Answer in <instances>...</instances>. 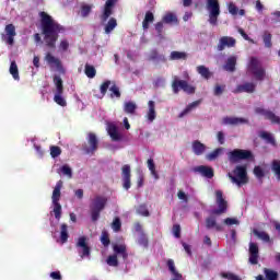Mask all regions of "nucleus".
I'll return each mask as SVG.
<instances>
[{
    "label": "nucleus",
    "instance_id": "1",
    "mask_svg": "<svg viewBox=\"0 0 280 280\" xmlns=\"http://www.w3.org/2000/svg\"><path fill=\"white\" fill-rule=\"evenodd\" d=\"M42 34L44 35L45 45L49 49H56V43H58L59 34L65 32V26L60 25L51 15L47 12H39Z\"/></svg>",
    "mask_w": 280,
    "mask_h": 280
},
{
    "label": "nucleus",
    "instance_id": "2",
    "mask_svg": "<svg viewBox=\"0 0 280 280\" xmlns=\"http://www.w3.org/2000/svg\"><path fill=\"white\" fill-rule=\"evenodd\" d=\"M228 178H230L231 183L237 185V187L248 185V172L246 165H237L232 173H228Z\"/></svg>",
    "mask_w": 280,
    "mask_h": 280
},
{
    "label": "nucleus",
    "instance_id": "3",
    "mask_svg": "<svg viewBox=\"0 0 280 280\" xmlns=\"http://www.w3.org/2000/svg\"><path fill=\"white\" fill-rule=\"evenodd\" d=\"M106 205H108V198L104 196L98 195L92 200L90 206L92 222L100 220V214L106 209Z\"/></svg>",
    "mask_w": 280,
    "mask_h": 280
},
{
    "label": "nucleus",
    "instance_id": "4",
    "mask_svg": "<svg viewBox=\"0 0 280 280\" xmlns=\"http://www.w3.org/2000/svg\"><path fill=\"white\" fill-rule=\"evenodd\" d=\"M247 69L258 82H264L266 79V69L261 66V61L257 57L250 58Z\"/></svg>",
    "mask_w": 280,
    "mask_h": 280
},
{
    "label": "nucleus",
    "instance_id": "5",
    "mask_svg": "<svg viewBox=\"0 0 280 280\" xmlns=\"http://www.w3.org/2000/svg\"><path fill=\"white\" fill-rule=\"evenodd\" d=\"M230 163H240V161H253L255 156L253 151L244 149H234L228 154Z\"/></svg>",
    "mask_w": 280,
    "mask_h": 280
},
{
    "label": "nucleus",
    "instance_id": "6",
    "mask_svg": "<svg viewBox=\"0 0 280 280\" xmlns=\"http://www.w3.org/2000/svg\"><path fill=\"white\" fill-rule=\"evenodd\" d=\"M172 89L175 95H178V93H180V89L182 91H184V93H187L188 95H194V93H196V86L189 85L186 80H180L178 79V77H174L172 82Z\"/></svg>",
    "mask_w": 280,
    "mask_h": 280
},
{
    "label": "nucleus",
    "instance_id": "7",
    "mask_svg": "<svg viewBox=\"0 0 280 280\" xmlns=\"http://www.w3.org/2000/svg\"><path fill=\"white\" fill-rule=\"evenodd\" d=\"M206 8L209 12L208 21L210 25H218V18L220 16V1L207 0Z\"/></svg>",
    "mask_w": 280,
    "mask_h": 280
},
{
    "label": "nucleus",
    "instance_id": "8",
    "mask_svg": "<svg viewBox=\"0 0 280 280\" xmlns=\"http://www.w3.org/2000/svg\"><path fill=\"white\" fill-rule=\"evenodd\" d=\"M88 144H84L82 147V150L85 154H95L97 152V149L100 148V139H97V136L93 132H89L86 137Z\"/></svg>",
    "mask_w": 280,
    "mask_h": 280
},
{
    "label": "nucleus",
    "instance_id": "9",
    "mask_svg": "<svg viewBox=\"0 0 280 280\" xmlns=\"http://www.w3.org/2000/svg\"><path fill=\"white\" fill-rule=\"evenodd\" d=\"M215 198L218 209L212 210V215H222V213H226V209H229V202L224 200V194L222 190L215 191Z\"/></svg>",
    "mask_w": 280,
    "mask_h": 280
},
{
    "label": "nucleus",
    "instance_id": "10",
    "mask_svg": "<svg viewBox=\"0 0 280 280\" xmlns=\"http://www.w3.org/2000/svg\"><path fill=\"white\" fill-rule=\"evenodd\" d=\"M235 45H237V40L234 37L222 36L219 39V44L217 45V50L224 51V49H226V47L231 49V47H235Z\"/></svg>",
    "mask_w": 280,
    "mask_h": 280
},
{
    "label": "nucleus",
    "instance_id": "11",
    "mask_svg": "<svg viewBox=\"0 0 280 280\" xmlns=\"http://www.w3.org/2000/svg\"><path fill=\"white\" fill-rule=\"evenodd\" d=\"M4 32L7 35H2V40H4L7 45H14V36H16V27L14 24H8Z\"/></svg>",
    "mask_w": 280,
    "mask_h": 280
},
{
    "label": "nucleus",
    "instance_id": "12",
    "mask_svg": "<svg viewBox=\"0 0 280 280\" xmlns=\"http://www.w3.org/2000/svg\"><path fill=\"white\" fill-rule=\"evenodd\" d=\"M249 264L252 266H257L259 264V246L257 243L250 242L249 243Z\"/></svg>",
    "mask_w": 280,
    "mask_h": 280
},
{
    "label": "nucleus",
    "instance_id": "13",
    "mask_svg": "<svg viewBox=\"0 0 280 280\" xmlns=\"http://www.w3.org/2000/svg\"><path fill=\"white\" fill-rule=\"evenodd\" d=\"M121 176H122V187L124 189L128 190L130 187H132V183L130 182V178L132 174L130 173V165L125 164L121 167Z\"/></svg>",
    "mask_w": 280,
    "mask_h": 280
},
{
    "label": "nucleus",
    "instance_id": "14",
    "mask_svg": "<svg viewBox=\"0 0 280 280\" xmlns=\"http://www.w3.org/2000/svg\"><path fill=\"white\" fill-rule=\"evenodd\" d=\"M115 3H117V0H107L105 2L104 12L101 15L102 23H106L108 19L113 15V8H115Z\"/></svg>",
    "mask_w": 280,
    "mask_h": 280
},
{
    "label": "nucleus",
    "instance_id": "15",
    "mask_svg": "<svg viewBox=\"0 0 280 280\" xmlns=\"http://www.w3.org/2000/svg\"><path fill=\"white\" fill-rule=\"evenodd\" d=\"M77 247L82 249L80 257H91V247L86 244V236L79 237Z\"/></svg>",
    "mask_w": 280,
    "mask_h": 280
},
{
    "label": "nucleus",
    "instance_id": "16",
    "mask_svg": "<svg viewBox=\"0 0 280 280\" xmlns=\"http://www.w3.org/2000/svg\"><path fill=\"white\" fill-rule=\"evenodd\" d=\"M257 89V84L253 82H245L243 84H238L233 93H255Z\"/></svg>",
    "mask_w": 280,
    "mask_h": 280
},
{
    "label": "nucleus",
    "instance_id": "17",
    "mask_svg": "<svg viewBox=\"0 0 280 280\" xmlns=\"http://www.w3.org/2000/svg\"><path fill=\"white\" fill-rule=\"evenodd\" d=\"M46 61L50 65V67H56V69L60 71V73H65L62 61H60V59L56 58L54 55L48 52L46 55Z\"/></svg>",
    "mask_w": 280,
    "mask_h": 280
},
{
    "label": "nucleus",
    "instance_id": "18",
    "mask_svg": "<svg viewBox=\"0 0 280 280\" xmlns=\"http://www.w3.org/2000/svg\"><path fill=\"white\" fill-rule=\"evenodd\" d=\"M223 124L226 126H240L242 124H248V119L240 117H225L223 118Z\"/></svg>",
    "mask_w": 280,
    "mask_h": 280
},
{
    "label": "nucleus",
    "instance_id": "19",
    "mask_svg": "<svg viewBox=\"0 0 280 280\" xmlns=\"http://www.w3.org/2000/svg\"><path fill=\"white\" fill-rule=\"evenodd\" d=\"M107 132L112 141H121V133H119V130L117 129L116 125H108Z\"/></svg>",
    "mask_w": 280,
    "mask_h": 280
},
{
    "label": "nucleus",
    "instance_id": "20",
    "mask_svg": "<svg viewBox=\"0 0 280 280\" xmlns=\"http://www.w3.org/2000/svg\"><path fill=\"white\" fill-rule=\"evenodd\" d=\"M148 106L149 110L147 113V119L152 122L156 119V103H154V101H149Z\"/></svg>",
    "mask_w": 280,
    "mask_h": 280
},
{
    "label": "nucleus",
    "instance_id": "21",
    "mask_svg": "<svg viewBox=\"0 0 280 280\" xmlns=\"http://www.w3.org/2000/svg\"><path fill=\"white\" fill-rule=\"evenodd\" d=\"M149 60L156 61V62H167V58L165 55L159 54V50L152 49L149 54Z\"/></svg>",
    "mask_w": 280,
    "mask_h": 280
},
{
    "label": "nucleus",
    "instance_id": "22",
    "mask_svg": "<svg viewBox=\"0 0 280 280\" xmlns=\"http://www.w3.org/2000/svg\"><path fill=\"white\" fill-rule=\"evenodd\" d=\"M205 150H207V145H205L199 140H195L192 142V152L196 154V156L205 154Z\"/></svg>",
    "mask_w": 280,
    "mask_h": 280
},
{
    "label": "nucleus",
    "instance_id": "23",
    "mask_svg": "<svg viewBox=\"0 0 280 280\" xmlns=\"http://www.w3.org/2000/svg\"><path fill=\"white\" fill-rule=\"evenodd\" d=\"M196 172H199V174H201V176H205V178H213L214 176L213 168L205 165L198 166L196 168Z\"/></svg>",
    "mask_w": 280,
    "mask_h": 280
},
{
    "label": "nucleus",
    "instance_id": "24",
    "mask_svg": "<svg viewBox=\"0 0 280 280\" xmlns=\"http://www.w3.org/2000/svg\"><path fill=\"white\" fill-rule=\"evenodd\" d=\"M236 65H237V57L231 56L228 58L224 65V70L230 71V73H233V71H235Z\"/></svg>",
    "mask_w": 280,
    "mask_h": 280
},
{
    "label": "nucleus",
    "instance_id": "25",
    "mask_svg": "<svg viewBox=\"0 0 280 280\" xmlns=\"http://www.w3.org/2000/svg\"><path fill=\"white\" fill-rule=\"evenodd\" d=\"M61 189H62V180H59V182H57V184L52 190V196H51L52 202H60V196H61L60 190Z\"/></svg>",
    "mask_w": 280,
    "mask_h": 280
},
{
    "label": "nucleus",
    "instance_id": "26",
    "mask_svg": "<svg viewBox=\"0 0 280 280\" xmlns=\"http://www.w3.org/2000/svg\"><path fill=\"white\" fill-rule=\"evenodd\" d=\"M114 255H121L122 259H128V252L126 250V245L115 244L113 245Z\"/></svg>",
    "mask_w": 280,
    "mask_h": 280
},
{
    "label": "nucleus",
    "instance_id": "27",
    "mask_svg": "<svg viewBox=\"0 0 280 280\" xmlns=\"http://www.w3.org/2000/svg\"><path fill=\"white\" fill-rule=\"evenodd\" d=\"M197 73H199V75H201V78L205 80H210V78L213 77V72H211V70H209V68L206 66H198Z\"/></svg>",
    "mask_w": 280,
    "mask_h": 280
},
{
    "label": "nucleus",
    "instance_id": "28",
    "mask_svg": "<svg viewBox=\"0 0 280 280\" xmlns=\"http://www.w3.org/2000/svg\"><path fill=\"white\" fill-rule=\"evenodd\" d=\"M206 228L209 229H215L218 232H222V225L218 224L215 221V218L209 217L206 219Z\"/></svg>",
    "mask_w": 280,
    "mask_h": 280
},
{
    "label": "nucleus",
    "instance_id": "29",
    "mask_svg": "<svg viewBox=\"0 0 280 280\" xmlns=\"http://www.w3.org/2000/svg\"><path fill=\"white\" fill-rule=\"evenodd\" d=\"M60 241L61 244H67L69 241V225L67 223H62L60 226Z\"/></svg>",
    "mask_w": 280,
    "mask_h": 280
},
{
    "label": "nucleus",
    "instance_id": "30",
    "mask_svg": "<svg viewBox=\"0 0 280 280\" xmlns=\"http://www.w3.org/2000/svg\"><path fill=\"white\" fill-rule=\"evenodd\" d=\"M150 23H154V13H152V11H147L144 20L142 21L143 30H150Z\"/></svg>",
    "mask_w": 280,
    "mask_h": 280
},
{
    "label": "nucleus",
    "instance_id": "31",
    "mask_svg": "<svg viewBox=\"0 0 280 280\" xmlns=\"http://www.w3.org/2000/svg\"><path fill=\"white\" fill-rule=\"evenodd\" d=\"M202 104V100L195 101L186 106V108L179 114V117H185L188 113H191L194 108H198Z\"/></svg>",
    "mask_w": 280,
    "mask_h": 280
},
{
    "label": "nucleus",
    "instance_id": "32",
    "mask_svg": "<svg viewBox=\"0 0 280 280\" xmlns=\"http://www.w3.org/2000/svg\"><path fill=\"white\" fill-rule=\"evenodd\" d=\"M124 113L127 115H135L137 113V103L129 101L124 104Z\"/></svg>",
    "mask_w": 280,
    "mask_h": 280
},
{
    "label": "nucleus",
    "instance_id": "33",
    "mask_svg": "<svg viewBox=\"0 0 280 280\" xmlns=\"http://www.w3.org/2000/svg\"><path fill=\"white\" fill-rule=\"evenodd\" d=\"M52 82L56 86V93H65V85L60 75H55Z\"/></svg>",
    "mask_w": 280,
    "mask_h": 280
},
{
    "label": "nucleus",
    "instance_id": "34",
    "mask_svg": "<svg viewBox=\"0 0 280 280\" xmlns=\"http://www.w3.org/2000/svg\"><path fill=\"white\" fill-rule=\"evenodd\" d=\"M262 42L267 49L272 48V34L268 31L262 33Z\"/></svg>",
    "mask_w": 280,
    "mask_h": 280
},
{
    "label": "nucleus",
    "instance_id": "35",
    "mask_svg": "<svg viewBox=\"0 0 280 280\" xmlns=\"http://www.w3.org/2000/svg\"><path fill=\"white\" fill-rule=\"evenodd\" d=\"M260 139H264L267 141V143H270L271 145H275L277 141L275 140V136L268 131H260L259 133Z\"/></svg>",
    "mask_w": 280,
    "mask_h": 280
},
{
    "label": "nucleus",
    "instance_id": "36",
    "mask_svg": "<svg viewBox=\"0 0 280 280\" xmlns=\"http://www.w3.org/2000/svg\"><path fill=\"white\" fill-rule=\"evenodd\" d=\"M167 268L173 277H175L176 279H183V275L176 270V266L174 265V261L172 259L167 260Z\"/></svg>",
    "mask_w": 280,
    "mask_h": 280
},
{
    "label": "nucleus",
    "instance_id": "37",
    "mask_svg": "<svg viewBox=\"0 0 280 280\" xmlns=\"http://www.w3.org/2000/svg\"><path fill=\"white\" fill-rule=\"evenodd\" d=\"M170 60H187V52L174 50L170 55Z\"/></svg>",
    "mask_w": 280,
    "mask_h": 280
},
{
    "label": "nucleus",
    "instance_id": "38",
    "mask_svg": "<svg viewBox=\"0 0 280 280\" xmlns=\"http://www.w3.org/2000/svg\"><path fill=\"white\" fill-rule=\"evenodd\" d=\"M84 73L86 78L93 79L95 78V75H97V70L95 69L94 66L85 63Z\"/></svg>",
    "mask_w": 280,
    "mask_h": 280
},
{
    "label": "nucleus",
    "instance_id": "39",
    "mask_svg": "<svg viewBox=\"0 0 280 280\" xmlns=\"http://www.w3.org/2000/svg\"><path fill=\"white\" fill-rule=\"evenodd\" d=\"M147 163H148V168L151 172V175L155 178V180H159V173L156 172V164H154V160L149 159Z\"/></svg>",
    "mask_w": 280,
    "mask_h": 280
},
{
    "label": "nucleus",
    "instance_id": "40",
    "mask_svg": "<svg viewBox=\"0 0 280 280\" xmlns=\"http://www.w3.org/2000/svg\"><path fill=\"white\" fill-rule=\"evenodd\" d=\"M9 71L14 80H21V77L19 75V66L16 65V61H11Z\"/></svg>",
    "mask_w": 280,
    "mask_h": 280
},
{
    "label": "nucleus",
    "instance_id": "41",
    "mask_svg": "<svg viewBox=\"0 0 280 280\" xmlns=\"http://www.w3.org/2000/svg\"><path fill=\"white\" fill-rule=\"evenodd\" d=\"M52 213H55L56 220H60V218H62V206L60 205V201L52 202Z\"/></svg>",
    "mask_w": 280,
    "mask_h": 280
},
{
    "label": "nucleus",
    "instance_id": "42",
    "mask_svg": "<svg viewBox=\"0 0 280 280\" xmlns=\"http://www.w3.org/2000/svg\"><path fill=\"white\" fill-rule=\"evenodd\" d=\"M254 235H256V237H258V240H261L262 242H270V235H268V233H266L265 231H259L257 229H255L253 231Z\"/></svg>",
    "mask_w": 280,
    "mask_h": 280
},
{
    "label": "nucleus",
    "instance_id": "43",
    "mask_svg": "<svg viewBox=\"0 0 280 280\" xmlns=\"http://www.w3.org/2000/svg\"><path fill=\"white\" fill-rule=\"evenodd\" d=\"M115 27H117V20L115 18H110L105 25V34H110Z\"/></svg>",
    "mask_w": 280,
    "mask_h": 280
},
{
    "label": "nucleus",
    "instance_id": "44",
    "mask_svg": "<svg viewBox=\"0 0 280 280\" xmlns=\"http://www.w3.org/2000/svg\"><path fill=\"white\" fill-rule=\"evenodd\" d=\"M107 266H112L113 268H117L119 266V260L117 259V254L110 255L106 259Z\"/></svg>",
    "mask_w": 280,
    "mask_h": 280
},
{
    "label": "nucleus",
    "instance_id": "45",
    "mask_svg": "<svg viewBox=\"0 0 280 280\" xmlns=\"http://www.w3.org/2000/svg\"><path fill=\"white\" fill-rule=\"evenodd\" d=\"M54 102H56L58 106H67V101L62 97V93L55 92Z\"/></svg>",
    "mask_w": 280,
    "mask_h": 280
},
{
    "label": "nucleus",
    "instance_id": "46",
    "mask_svg": "<svg viewBox=\"0 0 280 280\" xmlns=\"http://www.w3.org/2000/svg\"><path fill=\"white\" fill-rule=\"evenodd\" d=\"M112 229L114 233H119V231H121V219H119V217L114 218L112 222Z\"/></svg>",
    "mask_w": 280,
    "mask_h": 280
},
{
    "label": "nucleus",
    "instance_id": "47",
    "mask_svg": "<svg viewBox=\"0 0 280 280\" xmlns=\"http://www.w3.org/2000/svg\"><path fill=\"white\" fill-rule=\"evenodd\" d=\"M271 170H272L273 174H276L278 180H280V161L279 160L272 161Z\"/></svg>",
    "mask_w": 280,
    "mask_h": 280
},
{
    "label": "nucleus",
    "instance_id": "48",
    "mask_svg": "<svg viewBox=\"0 0 280 280\" xmlns=\"http://www.w3.org/2000/svg\"><path fill=\"white\" fill-rule=\"evenodd\" d=\"M110 94L109 96L113 97H121V92L119 91V86H117L116 83H113V85L109 88Z\"/></svg>",
    "mask_w": 280,
    "mask_h": 280
},
{
    "label": "nucleus",
    "instance_id": "49",
    "mask_svg": "<svg viewBox=\"0 0 280 280\" xmlns=\"http://www.w3.org/2000/svg\"><path fill=\"white\" fill-rule=\"evenodd\" d=\"M61 154H62V149H60V147L58 145L50 147V156L52 159H58V156H60Z\"/></svg>",
    "mask_w": 280,
    "mask_h": 280
},
{
    "label": "nucleus",
    "instance_id": "50",
    "mask_svg": "<svg viewBox=\"0 0 280 280\" xmlns=\"http://www.w3.org/2000/svg\"><path fill=\"white\" fill-rule=\"evenodd\" d=\"M254 175L256 176V178H258V180H261L266 176V172L264 171V168H261V166H255Z\"/></svg>",
    "mask_w": 280,
    "mask_h": 280
},
{
    "label": "nucleus",
    "instance_id": "51",
    "mask_svg": "<svg viewBox=\"0 0 280 280\" xmlns=\"http://www.w3.org/2000/svg\"><path fill=\"white\" fill-rule=\"evenodd\" d=\"M222 154V148H218L207 155L208 161H215Z\"/></svg>",
    "mask_w": 280,
    "mask_h": 280
},
{
    "label": "nucleus",
    "instance_id": "52",
    "mask_svg": "<svg viewBox=\"0 0 280 280\" xmlns=\"http://www.w3.org/2000/svg\"><path fill=\"white\" fill-rule=\"evenodd\" d=\"M101 242H102L103 246H105V248L110 246V237L108 236V232H106V231L102 232Z\"/></svg>",
    "mask_w": 280,
    "mask_h": 280
},
{
    "label": "nucleus",
    "instance_id": "53",
    "mask_svg": "<svg viewBox=\"0 0 280 280\" xmlns=\"http://www.w3.org/2000/svg\"><path fill=\"white\" fill-rule=\"evenodd\" d=\"M91 10H93V5L83 4L81 7V16H83V19H86V16H89V14H91Z\"/></svg>",
    "mask_w": 280,
    "mask_h": 280
},
{
    "label": "nucleus",
    "instance_id": "54",
    "mask_svg": "<svg viewBox=\"0 0 280 280\" xmlns=\"http://www.w3.org/2000/svg\"><path fill=\"white\" fill-rule=\"evenodd\" d=\"M110 84H112L110 80H106L101 84L100 91L103 97L104 95H106V93H108V89H110Z\"/></svg>",
    "mask_w": 280,
    "mask_h": 280
},
{
    "label": "nucleus",
    "instance_id": "55",
    "mask_svg": "<svg viewBox=\"0 0 280 280\" xmlns=\"http://www.w3.org/2000/svg\"><path fill=\"white\" fill-rule=\"evenodd\" d=\"M137 213H139V215H143L144 218L150 217V211L148 210V206L145 205H140L137 208Z\"/></svg>",
    "mask_w": 280,
    "mask_h": 280
},
{
    "label": "nucleus",
    "instance_id": "56",
    "mask_svg": "<svg viewBox=\"0 0 280 280\" xmlns=\"http://www.w3.org/2000/svg\"><path fill=\"white\" fill-rule=\"evenodd\" d=\"M61 173L65 176H68V178H73V172L71 171V167L67 164L61 166Z\"/></svg>",
    "mask_w": 280,
    "mask_h": 280
},
{
    "label": "nucleus",
    "instance_id": "57",
    "mask_svg": "<svg viewBox=\"0 0 280 280\" xmlns=\"http://www.w3.org/2000/svg\"><path fill=\"white\" fill-rule=\"evenodd\" d=\"M163 21L164 23H176L178 19L173 13H167L166 15L163 16Z\"/></svg>",
    "mask_w": 280,
    "mask_h": 280
},
{
    "label": "nucleus",
    "instance_id": "58",
    "mask_svg": "<svg viewBox=\"0 0 280 280\" xmlns=\"http://www.w3.org/2000/svg\"><path fill=\"white\" fill-rule=\"evenodd\" d=\"M221 277L228 280H241L240 277L233 272H221Z\"/></svg>",
    "mask_w": 280,
    "mask_h": 280
},
{
    "label": "nucleus",
    "instance_id": "59",
    "mask_svg": "<svg viewBox=\"0 0 280 280\" xmlns=\"http://www.w3.org/2000/svg\"><path fill=\"white\" fill-rule=\"evenodd\" d=\"M224 89H226V85H220V84H217L214 86V95L217 97H220V95H222V93H224Z\"/></svg>",
    "mask_w": 280,
    "mask_h": 280
},
{
    "label": "nucleus",
    "instance_id": "60",
    "mask_svg": "<svg viewBox=\"0 0 280 280\" xmlns=\"http://www.w3.org/2000/svg\"><path fill=\"white\" fill-rule=\"evenodd\" d=\"M224 224H226L228 226H233V224H240V221L237 219L226 218L224 220Z\"/></svg>",
    "mask_w": 280,
    "mask_h": 280
},
{
    "label": "nucleus",
    "instance_id": "61",
    "mask_svg": "<svg viewBox=\"0 0 280 280\" xmlns=\"http://www.w3.org/2000/svg\"><path fill=\"white\" fill-rule=\"evenodd\" d=\"M139 244L141 246L148 247V236H145L144 233H142L139 237Z\"/></svg>",
    "mask_w": 280,
    "mask_h": 280
},
{
    "label": "nucleus",
    "instance_id": "62",
    "mask_svg": "<svg viewBox=\"0 0 280 280\" xmlns=\"http://www.w3.org/2000/svg\"><path fill=\"white\" fill-rule=\"evenodd\" d=\"M228 9H229L230 14H233V15L237 14V12H238L237 7L233 2H231L229 4Z\"/></svg>",
    "mask_w": 280,
    "mask_h": 280
},
{
    "label": "nucleus",
    "instance_id": "63",
    "mask_svg": "<svg viewBox=\"0 0 280 280\" xmlns=\"http://www.w3.org/2000/svg\"><path fill=\"white\" fill-rule=\"evenodd\" d=\"M177 197L179 200H184V202H188V200H189V198H187V195L183 190H179L177 192Z\"/></svg>",
    "mask_w": 280,
    "mask_h": 280
},
{
    "label": "nucleus",
    "instance_id": "64",
    "mask_svg": "<svg viewBox=\"0 0 280 280\" xmlns=\"http://www.w3.org/2000/svg\"><path fill=\"white\" fill-rule=\"evenodd\" d=\"M173 233L175 237L177 238L180 237V225L178 224L173 225Z\"/></svg>",
    "mask_w": 280,
    "mask_h": 280
}]
</instances>
